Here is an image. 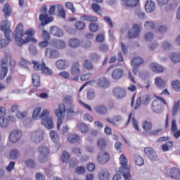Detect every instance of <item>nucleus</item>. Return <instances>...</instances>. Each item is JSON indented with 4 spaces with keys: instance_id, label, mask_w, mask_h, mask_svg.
I'll return each instance as SVG.
<instances>
[{
    "instance_id": "f257e3e1",
    "label": "nucleus",
    "mask_w": 180,
    "mask_h": 180,
    "mask_svg": "<svg viewBox=\"0 0 180 180\" xmlns=\"http://www.w3.org/2000/svg\"><path fill=\"white\" fill-rule=\"evenodd\" d=\"M25 36V31H23V24L20 23L15 28V44L18 47H22L25 43H37V39L33 37H27L25 39H22Z\"/></svg>"
},
{
    "instance_id": "f03ea898",
    "label": "nucleus",
    "mask_w": 180,
    "mask_h": 180,
    "mask_svg": "<svg viewBox=\"0 0 180 180\" xmlns=\"http://www.w3.org/2000/svg\"><path fill=\"white\" fill-rule=\"evenodd\" d=\"M0 29L4 32L5 39H2V36L0 34V49L2 47H6L11 41V29H9V21L4 20L1 23Z\"/></svg>"
},
{
    "instance_id": "7ed1b4c3",
    "label": "nucleus",
    "mask_w": 180,
    "mask_h": 180,
    "mask_svg": "<svg viewBox=\"0 0 180 180\" xmlns=\"http://www.w3.org/2000/svg\"><path fill=\"white\" fill-rule=\"evenodd\" d=\"M120 172L122 174V176L125 180H131V174H130V167L127 165V158L122 154L120 157Z\"/></svg>"
},
{
    "instance_id": "20e7f679",
    "label": "nucleus",
    "mask_w": 180,
    "mask_h": 180,
    "mask_svg": "<svg viewBox=\"0 0 180 180\" xmlns=\"http://www.w3.org/2000/svg\"><path fill=\"white\" fill-rule=\"evenodd\" d=\"M40 119L41 124L48 130L54 129V123L53 122V117H50V111L47 109L44 110L41 115Z\"/></svg>"
},
{
    "instance_id": "39448f33",
    "label": "nucleus",
    "mask_w": 180,
    "mask_h": 180,
    "mask_svg": "<svg viewBox=\"0 0 180 180\" xmlns=\"http://www.w3.org/2000/svg\"><path fill=\"white\" fill-rule=\"evenodd\" d=\"M38 151L40 154L38 160L41 162V164H44V162H47V157H49V155L50 154V149H49L47 146H41L39 147Z\"/></svg>"
},
{
    "instance_id": "423d86ee",
    "label": "nucleus",
    "mask_w": 180,
    "mask_h": 180,
    "mask_svg": "<svg viewBox=\"0 0 180 180\" xmlns=\"http://www.w3.org/2000/svg\"><path fill=\"white\" fill-rule=\"evenodd\" d=\"M71 75L74 77L72 78V81H79L81 76V69L79 68V62H74L71 68Z\"/></svg>"
},
{
    "instance_id": "0eeeda50",
    "label": "nucleus",
    "mask_w": 180,
    "mask_h": 180,
    "mask_svg": "<svg viewBox=\"0 0 180 180\" xmlns=\"http://www.w3.org/2000/svg\"><path fill=\"white\" fill-rule=\"evenodd\" d=\"M44 132L41 130L34 131L31 133V140L33 143H36L39 144V143H41L44 139Z\"/></svg>"
},
{
    "instance_id": "6e6552de",
    "label": "nucleus",
    "mask_w": 180,
    "mask_h": 180,
    "mask_svg": "<svg viewBox=\"0 0 180 180\" xmlns=\"http://www.w3.org/2000/svg\"><path fill=\"white\" fill-rule=\"evenodd\" d=\"M9 58H11V56L6 54L5 55V58H1L2 70L1 71V79H4V78L8 75V67L6 66V64L8 63Z\"/></svg>"
},
{
    "instance_id": "1a4fd4ad",
    "label": "nucleus",
    "mask_w": 180,
    "mask_h": 180,
    "mask_svg": "<svg viewBox=\"0 0 180 180\" xmlns=\"http://www.w3.org/2000/svg\"><path fill=\"white\" fill-rule=\"evenodd\" d=\"M109 160H110V155H109L108 152L101 151L98 153L97 155V161L98 164L103 165V164L109 162Z\"/></svg>"
},
{
    "instance_id": "9d476101",
    "label": "nucleus",
    "mask_w": 180,
    "mask_h": 180,
    "mask_svg": "<svg viewBox=\"0 0 180 180\" xmlns=\"http://www.w3.org/2000/svg\"><path fill=\"white\" fill-rule=\"evenodd\" d=\"M22 139V131L20 130H13L9 134V140L11 143H18Z\"/></svg>"
},
{
    "instance_id": "9b49d317",
    "label": "nucleus",
    "mask_w": 180,
    "mask_h": 180,
    "mask_svg": "<svg viewBox=\"0 0 180 180\" xmlns=\"http://www.w3.org/2000/svg\"><path fill=\"white\" fill-rule=\"evenodd\" d=\"M144 153L146 157L149 158V160H150L151 161H155V160H157V153H155V151H154V149H153L152 148H145Z\"/></svg>"
},
{
    "instance_id": "f8f14e48",
    "label": "nucleus",
    "mask_w": 180,
    "mask_h": 180,
    "mask_svg": "<svg viewBox=\"0 0 180 180\" xmlns=\"http://www.w3.org/2000/svg\"><path fill=\"white\" fill-rule=\"evenodd\" d=\"M140 34V25L139 24H134L132 27V30L129 32L128 36L129 39H136V37H139Z\"/></svg>"
},
{
    "instance_id": "ddd939ff",
    "label": "nucleus",
    "mask_w": 180,
    "mask_h": 180,
    "mask_svg": "<svg viewBox=\"0 0 180 180\" xmlns=\"http://www.w3.org/2000/svg\"><path fill=\"white\" fill-rule=\"evenodd\" d=\"M39 20L41 22V26H46V25H49V23H51L53 20H54V18L49 17V14H40L39 15Z\"/></svg>"
},
{
    "instance_id": "4468645a",
    "label": "nucleus",
    "mask_w": 180,
    "mask_h": 180,
    "mask_svg": "<svg viewBox=\"0 0 180 180\" xmlns=\"http://www.w3.org/2000/svg\"><path fill=\"white\" fill-rule=\"evenodd\" d=\"M50 33L55 37H63L64 36V31L56 26H51L50 27Z\"/></svg>"
},
{
    "instance_id": "2eb2a0df",
    "label": "nucleus",
    "mask_w": 180,
    "mask_h": 180,
    "mask_svg": "<svg viewBox=\"0 0 180 180\" xmlns=\"http://www.w3.org/2000/svg\"><path fill=\"white\" fill-rule=\"evenodd\" d=\"M152 110L155 113H162L164 106L158 101H154L152 103Z\"/></svg>"
},
{
    "instance_id": "dca6fc26",
    "label": "nucleus",
    "mask_w": 180,
    "mask_h": 180,
    "mask_svg": "<svg viewBox=\"0 0 180 180\" xmlns=\"http://www.w3.org/2000/svg\"><path fill=\"white\" fill-rule=\"evenodd\" d=\"M113 94L117 99H122L126 96V91L121 87H115L113 90Z\"/></svg>"
},
{
    "instance_id": "f3484780",
    "label": "nucleus",
    "mask_w": 180,
    "mask_h": 180,
    "mask_svg": "<svg viewBox=\"0 0 180 180\" xmlns=\"http://www.w3.org/2000/svg\"><path fill=\"white\" fill-rule=\"evenodd\" d=\"M169 176L172 179L179 180L180 179V169L178 167H172L169 172Z\"/></svg>"
},
{
    "instance_id": "a211bd4d",
    "label": "nucleus",
    "mask_w": 180,
    "mask_h": 180,
    "mask_svg": "<svg viewBox=\"0 0 180 180\" xmlns=\"http://www.w3.org/2000/svg\"><path fill=\"white\" fill-rule=\"evenodd\" d=\"M45 55L46 56V57L49 56V58H58V57H60V53H58V51L51 49L50 48H47L46 49Z\"/></svg>"
},
{
    "instance_id": "6ab92c4d",
    "label": "nucleus",
    "mask_w": 180,
    "mask_h": 180,
    "mask_svg": "<svg viewBox=\"0 0 180 180\" xmlns=\"http://www.w3.org/2000/svg\"><path fill=\"white\" fill-rule=\"evenodd\" d=\"M52 45L55 49H58V50H64L65 49V41L61 39H55L52 41Z\"/></svg>"
},
{
    "instance_id": "aec40b11",
    "label": "nucleus",
    "mask_w": 180,
    "mask_h": 180,
    "mask_svg": "<svg viewBox=\"0 0 180 180\" xmlns=\"http://www.w3.org/2000/svg\"><path fill=\"white\" fill-rule=\"evenodd\" d=\"M56 68L58 70H67L68 68V66L70 65V63L67 60H58L56 63Z\"/></svg>"
},
{
    "instance_id": "412c9836",
    "label": "nucleus",
    "mask_w": 180,
    "mask_h": 180,
    "mask_svg": "<svg viewBox=\"0 0 180 180\" xmlns=\"http://www.w3.org/2000/svg\"><path fill=\"white\" fill-rule=\"evenodd\" d=\"M145 9L148 13L155 11V3L153 0H148L145 4Z\"/></svg>"
},
{
    "instance_id": "4be33fe9",
    "label": "nucleus",
    "mask_w": 180,
    "mask_h": 180,
    "mask_svg": "<svg viewBox=\"0 0 180 180\" xmlns=\"http://www.w3.org/2000/svg\"><path fill=\"white\" fill-rule=\"evenodd\" d=\"M97 85L100 86L101 88H103L104 89H106V88H109V81L106 77L100 78L97 82Z\"/></svg>"
},
{
    "instance_id": "5701e85b",
    "label": "nucleus",
    "mask_w": 180,
    "mask_h": 180,
    "mask_svg": "<svg viewBox=\"0 0 180 180\" xmlns=\"http://www.w3.org/2000/svg\"><path fill=\"white\" fill-rule=\"evenodd\" d=\"M49 134L52 141L58 146V148H60V143H58L60 139L58 138V134H57V131L52 130L50 131Z\"/></svg>"
},
{
    "instance_id": "b1692460",
    "label": "nucleus",
    "mask_w": 180,
    "mask_h": 180,
    "mask_svg": "<svg viewBox=\"0 0 180 180\" xmlns=\"http://www.w3.org/2000/svg\"><path fill=\"white\" fill-rule=\"evenodd\" d=\"M79 20L82 22H98V17L83 15L79 18Z\"/></svg>"
},
{
    "instance_id": "393cba45",
    "label": "nucleus",
    "mask_w": 180,
    "mask_h": 180,
    "mask_svg": "<svg viewBox=\"0 0 180 180\" xmlns=\"http://www.w3.org/2000/svg\"><path fill=\"white\" fill-rule=\"evenodd\" d=\"M123 4L128 8H133L139 5L140 0H122Z\"/></svg>"
},
{
    "instance_id": "a878e982",
    "label": "nucleus",
    "mask_w": 180,
    "mask_h": 180,
    "mask_svg": "<svg viewBox=\"0 0 180 180\" xmlns=\"http://www.w3.org/2000/svg\"><path fill=\"white\" fill-rule=\"evenodd\" d=\"M99 178L101 180H109L110 179V174H109V171L106 169H103L99 172Z\"/></svg>"
},
{
    "instance_id": "bb28decb",
    "label": "nucleus",
    "mask_w": 180,
    "mask_h": 180,
    "mask_svg": "<svg viewBox=\"0 0 180 180\" xmlns=\"http://www.w3.org/2000/svg\"><path fill=\"white\" fill-rule=\"evenodd\" d=\"M144 63V59L140 56L134 57L131 60L132 67H140Z\"/></svg>"
},
{
    "instance_id": "cd10ccee",
    "label": "nucleus",
    "mask_w": 180,
    "mask_h": 180,
    "mask_svg": "<svg viewBox=\"0 0 180 180\" xmlns=\"http://www.w3.org/2000/svg\"><path fill=\"white\" fill-rule=\"evenodd\" d=\"M68 44L72 49H77L81 46V41L77 38H72L69 40Z\"/></svg>"
},
{
    "instance_id": "c85d7f7f",
    "label": "nucleus",
    "mask_w": 180,
    "mask_h": 180,
    "mask_svg": "<svg viewBox=\"0 0 180 180\" xmlns=\"http://www.w3.org/2000/svg\"><path fill=\"white\" fill-rule=\"evenodd\" d=\"M95 110L96 113L101 115V116H103V115H106L108 113V108H106V106L102 105H97L95 108Z\"/></svg>"
},
{
    "instance_id": "c756f323",
    "label": "nucleus",
    "mask_w": 180,
    "mask_h": 180,
    "mask_svg": "<svg viewBox=\"0 0 180 180\" xmlns=\"http://www.w3.org/2000/svg\"><path fill=\"white\" fill-rule=\"evenodd\" d=\"M155 84L158 88L160 89H163L165 88L167 83H165V80L162 79L161 77H156L155 79Z\"/></svg>"
},
{
    "instance_id": "7c9ffc66",
    "label": "nucleus",
    "mask_w": 180,
    "mask_h": 180,
    "mask_svg": "<svg viewBox=\"0 0 180 180\" xmlns=\"http://www.w3.org/2000/svg\"><path fill=\"white\" fill-rule=\"evenodd\" d=\"M32 63L34 64V70H36L37 71H43L46 67V63L44 62L39 63L37 61L32 60Z\"/></svg>"
},
{
    "instance_id": "2f4dec72",
    "label": "nucleus",
    "mask_w": 180,
    "mask_h": 180,
    "mask_svg": "<svg viewBox=\"0 0 180 180\" xmlns=\"http://www.w3.org/2000/svg\"><path fill=\"white\" fill-rule=\"evenodd\" d=\"M112 77L114 79H120L123 77V70L122 69H115L112 71Z\"/></svg>"
},
{
    "instance_id": "473e14b6",
    "label": "nucleus",
    "mask_w": 180,
    "mask_h": 180,
    "mask_svg": "<svg viewBox=\"0 0 180 180\" xmlns=\"http://www.w3.org/2000/svg\"><path fill=\"white\" fill-rule=\"evenodd\" d=\"M153 71H154V72H164V68L157 63H153L150 65Z\"/></svg>"
},
{
    "instance_id": "72a5a7b5",
    "label": "nucleus",
    "mask_w": 180,
    "mask_h": 180,
    "mask_svg": "<svg viewBox=\"0 0 180 180\" xmlns=\"http://www.w3.org/2000/svg\"><path fill=\"white\" fill-rule=\"evenodd\" d=\"M80 136L78 134H70L68 136V141L70 144H74V143H78L79 141Z\"/></svg>"
},
{
    "instance_id": "f704fd0d",
    "label": "nucleus",
    "mask_w": 180,
    "mask_h": 180,
    "mask_svg": "<svg viewBox=\"0 0 180 180\" xmlns=\"http://www.w3.org/2000/svg\"><path fill=\"white\" fill-rule=\"evenodd\" d=\"M73 102L74 98L71 95H68L63 98V103H65V105H66L67 107L74 106V104H72Z\"/></svg>"
},
{
    "instance_id": "c9c22d12",
    "label": "nucleus",
    "mask_w": 180,
    "mask_h": 180,
    "mask_svg": "<svg viewBox=\"0 0 180 180\" xmlns=\"http://www.w3.org/2000/svg\"><path fill=\"white\" fill-rule=\"evenodd\" d=\"M65 106L59 105L58 108L55 110L56 117H61L63 113H65Z\"/></svg>"
},
{
    "instance_id": "e433bc0d",
    "label": "nucleus",
    "mask_w": 180,
    "mask_h": 180,
    "mask_svg": "<svg viewBox=\"0 0 180 180\" xmlns=\"http://www.w3.org/2000/svg\"><path fill=\"white\" fill-rule=\"evenodd\" d=\"M32 83L34 86H37V88L40 86V75L39 74L34 73L32 75Z\"/></svg>"
},
{
    "instance_id": "4c0bfd02",
    "label": "nucleus",
    "mask_w": 180,
    "mask_h": 180,
    "mask_svg": "<svg viewBox=\"0 0 180 180\" xmlns=\"http://www.w3.org/2000/svg\"><path fill=\"white\" fill-rule=\"evenodd\" d=\"M134 160L136 165H138L139 167H141V166L144 165V159H143V158H141L140 155H134Z\"/></svg>"
},
{
    "instance_id": "58836bf2",
    "label": "nucleus",
    "mask_w": 180,
    "mask_h": 180,
    "mask_svg": "<svg viewBox=\"0 0 180 180\" xmlns=\"http://www.w3.org/2000/svg\"><path fill=\"white\" fill-rule=\"evenodd\" d=\"M9 126V120L5 117H0V127L6 129Z\"/></svg>"
},
{
    "instance_id": "ea45409f",
    "label": "nucleus",
    "mask_w": 180,
    "mask_h": 180,
    "mask_svg": "<svg viewBox=\"0 0 180 180\" xmlns=\"http://www.w3.org/2000/svg\"><path fill=\"white\" fill-rule=\"evenodd\" d=\"M171 85L176 92H180V81L179 79L172 81Z\"/></svg>"
},
{
    "instance_id": "a19ab883",
    "label": "nucleus",
    "mask_w": 180,
    "mask_h": 180,
    "mask_svg": "<svg viewBox=\"0 0 180 180\" xmlns=\"http://www.w3.org/2000/svg\"><path fill=\"white\" fill-rule=\"evenodd\" d=\"M9 157L11 160H18V157H19V150L18 149H12L10 150Z\"/></svg>"
},
{
    "instance_id": "79ce46f5",
    "label": "nucleus",
    "mask_w": 180,
    "mask_h": 180,
    "mask_svg": "<svg viewBox=\"0 0 180 180\" xmlns=\"http://www.w3.org/2000/svg\"><path fill=\"white\" fill-rule=\"evenodd\" d=\"M180 109V100H179L176 103H174V106L172 108V115L176 116Z\"/></svg>"
},
{
    "instance_id": "37998d69",
    "label": "nucleus",
    "mask_w": 180,
    "mask_h": 180,
    "mask_svg": "<svg viewBox=\"0 0 180 180\" xmlns=\"http://www.w3.org/2000/svg\"><path fill=\"white\" fill-rule=\"evenodd\" d=\"M3 12L4 13L6 18H7V16H11L12 12L11 11V6L9 4L6 3L4 4Z\"/></svg>"
},
{
    "instance_id": "c03bdc74",
    "label": "nucleus",
    "mask_w": 180,
    "mask_h": 180,
    "mask_svg": "<svg viewBox=\"0 0 180 180\" xmlns=\"http://www.w3.org/2000/svg\"><path fill=\"white\" fill-rule=\"evenodd\" d=\"M143 130L150 131L153 129V124L148 121H143L142 123Z\"/></svg>"
},
{
    "instance_id": "a18cd8bd",
    "label": "nucleus",
    "mask_w": 180,
    "mask_h": 180,
    "mask_svg": "<svg viewBox=\"0 0 180 180\" xmlns=\"http://www.w3.org/2000/svg\"><path fill=\"white\" fill-rule=\"evenodd\" d=\"M67 116L68 117H71V116H74V115H75V105H70L67 107Z\"/></svg>"
},
{
    "instance_id": "49530a36",
    "label": "nucleus",
    "mask_w": 180,
    "mask_h": 180,
    "mask_svg": "<svg viewBox=\"0 0 180 180\" xmlns=\"http://www.w3.org/2000/svg\"><path fill=\"white\" fill-rule=\"evenodd\" d=\"M77 128L82 131V133H87L89 130L88 126L84 123L77 124Z\"/></svg>"
},
{
    "instance_id": "de8ad7c7",
    "label": "nucleus",
    "mask_w": 180,
    "mask_h": 180,
    "mask_svg": "<svg viewBox=\"0 0 180 180\" xmlns=\"http://www.w3.org/2000/svg\"><path fill=\"white\" fill-rule=\"evenodd\" d=\"M29 51L31 56H37L38 51H37V48L36 47V45L31 44L29 46Z\"/></svg>"
},
{
    "instance_id": "09e8293b",
    "label": "nucleus",
    "mask_w": 180,
    "mask_h": 180,
    "mask_svg": "<svg viewBox=\"0 0 180 180\" xmlns=\"http://www.w3.org/2000/svg\"><path fill=\"white\" fill-rule=\"evenodd\" d=\"M75 26L77 30H84L86 25L82 21H77L75 22Z\"/></svg>"
},
{
    "instance_id": "8fccbe9b",
    "label": "nucleus",
    "mask_w": 180,
    "mask_h": 180,
    "mask_svg": "<svg viewBox=\"0 0 180 180\" xmlns=\"http://www.w3.org/2000/svg\"><path fill=\"white\" fill-rule=\"evenodd\" d=\"M98 147L101 150H105V148L107 146L106 140L104 139H98L97 141Z\"/></svg>"
},
{
    "instance_id": "3c124183",
    "label": "nucleus",
    "mask_w": 180,
    "mask_h": 180,
    "mask_svg": "<svg viewBox=\"0 0 180 180\" xmlns=\"http://www.w3.org/2000/svg\"><path fill=\"white\" fill-rule=\"evenodd\" d=\"M32 64L31 61H29L23 58H21V60L20 61V65L23 67V68H29V65Z\"/></svg>"
},
{
    "instance_id": "603ef678",
    "label": "nucleus",
    "mask_w": 180,
    "mask_h": 180,
    "mask_svg": "<svg viewBox=\"0 0 180 180\" xmlns=\"http://www.w3.org/2000/svg\"><path fill=\"white\" fill-rule=\"evenodd\" d=\"M25 164L27 168H34V167H36V162H34L33 159H27L25 162Z\"/></svg>"
},
{
    "instance_id": "864d4df0",
    "label": "nucleus",
    "mask_w": 180,
    "mask_h": 180,
    "mask_svg": "<svg viewBox=\"0 0 180 180\" xmlns=\"http://www.w3.org/2000/svg\"><path fill=\"white\" fill-rule=\"evenodd\" d=\"M62 162L65 164H67L68 161H70V154H68V152L63 151L62 156H61Z\"/></svg>"
},
{
    "instance_id": "5fc2aeb1",
    "label": "nucleus",
    "mask_w": 180,
    "mask_h": 180,
    "mask_svg": "<svg viewBox=\"0 0 180 180\" xmlns=\"http://www.w3.org/2000/svg\"><path fill=\"white\" fill-rule=\"evenodd\" d=\"M96 96V94H95V90L91 89L87 91L88 101H94V99H95Z\"/></svg>"
},
{
    "instance_id": "6e6d98bb",
    "label": "nucleus",
    "mask_w": 180,
    "mask_h": 180,
    "mask_svg": "<svg viewBox=\"0 0 180 180\" xmlns=\"http://www.w3.org/2000/svg\"><path fill=\"white\" fill-rule=\"evenodd\" d=\"M171 60L173 63H179L180 61V53H173L171 56Z\"/></svg>"
},
{
    "instance_id": "4d7b16f0",
    "label": "nucleus",
    "mask_w": 180,
    "mask_h": 180,
    "mask_svg": "<svg viewBox=\"0 0 180 180\" xmlns=\"http://www.w3.org/2000/svg\"><path fill=\"white\" fill-rule=\"evenodd\" d=\"M58 9L59 11V16H60V18H62L63 19H65L66 17V12L65 10H64V8H63V6L61 4H58Z\"/></svg>"
},
{
    "instance_id": "13d9d810",
    "label": "nucleus",
    "mask_w": 180,
    "mask_h": 180,
    "mask_svg": "<svg viewBox=\"0 0 180 180\" xmlns=\"http://www.w3.org/2000/svg\"><path fill=\"white\" fill-rule=\"evenodd\" d=\"M155 27V24L153 21H146L145 22V28L147 30H151Z\"/></svg>"
},
{
    "instance_id": "bf43d9fd",
    "label": "nucleus",
    "mask_w": 180,
    "mask_h": 180,
    "mask_svg": "<svg viewBox=\"0 0 180 180\" xmlns=\"http://www.w3.org/2000/svg\"><path fill=\"white\" fill-rule=\"evenodd\" d=\"M84 67L86 68V70H92L94 68V65L91 60H86L84 62Z\"/></svg>"
},
{
    "instance_id": "052dcab7",
    "label": "nucleus",
    "mask_w": 180,
    "mask_h": 180,
    "mask_svg": "<svg viewBox=\"0 0 180 180\" xmlns=\"http://www.w3.org/2000/svg\"><path fill=\"white\" fill-rule=\"evenodd\" d=\"M146 41H151L154 39V34L153 32H147L144 35Z\"/></svg>"
},
{
    "instance_id": "680f3d73",
    "label": "nucleus",
    "mask_w": 180,
    "mask_h": 180,
    "mask_svg": "<svg viewBox=\"0 0 180 180\" xmlns=\"http://www.w3.org/2000/svg\"><path fill=\"white\" fill-rule=\"evenodd\" d=\"M42 37H43L44 40H46L48 41H50V39H51L50 32H49L46 30H44L42 32Z\"/></svg>"
},
{
    "instance_id": "e2e57ef3",
    "label": "nucleus",
    "mask_w": 180,
    "mask_h": 180,
    "mask_svg": "<svg viewBox=\"0 0 180 180\" xmlns=\"http://www.w3.org/2000/svg\"><path fill=\"white\" fill-rule=\"evenodd\" d=\"M91 9H93V11H94V12H96V13L101 15V13H99V11H101V6H99V4H98L96 3H93L91 4Z\"/></svg>"
},
{
    "instance_id": "0e129e2a",
    "label": "nucleus",
    "mask_w": 180,
    "mask_h": 180,
    "mask_svg": "<svg viewBox=\"0 0 180 180\" xmlns=\"http://www.w3.org/2000/svg\"><path fill=\"white\" fill-rule=\"evenodd\" d=\"M99 50L103 53H108L109 51V46L106 44H101L99 45Z\"/></svg>"
},
{
    "instance_id": "69168bd1",
    "label": "nucleus",
    "mask_w": 180,
    "mask_h": 180,
    "mask_svg": "<svg viewBox=\"0 0 180 180\" xmlns=\"http://www.w3.org/2000/svg\"><path fill=\"white\" fill-rule=\"evenodd\" d=\"M90 58L93 61H99V60H101V55L96 53H93L90 55Z\"/></svg>"
},
{
    "instance_id": "338daca9",
    "label": "nucleus",
    "mask_w": 180,
    "mask_h": 180,
    "mask_svg": "<svg viewBox=\"0 0 180 180\" xmlns=\"http://www.w3.org/2000/svg\"><path fill=\"white\" fill-rule=\"evenodd\" d=\"M161 131H162V129H158L156 130L150 131L148 132L147 134H148V136H159Z\"/></svg>"
},
{
    "instance_id": "774afa93",
    "label": "nucleus",
    "mask_w": 180,
    "mask_h": 180,
    "mask_svg": "<svg viewBox=\"0 0 180 180\" xmlns=\"http://www.w3.org/2000/svg\"><path fill=\"white\" fill-rule=\"evenodd\" d=\"M75 171L77 174L82 175V174H85V167L84 166L77 167Z\"/></svg>"
}]
</instances>
